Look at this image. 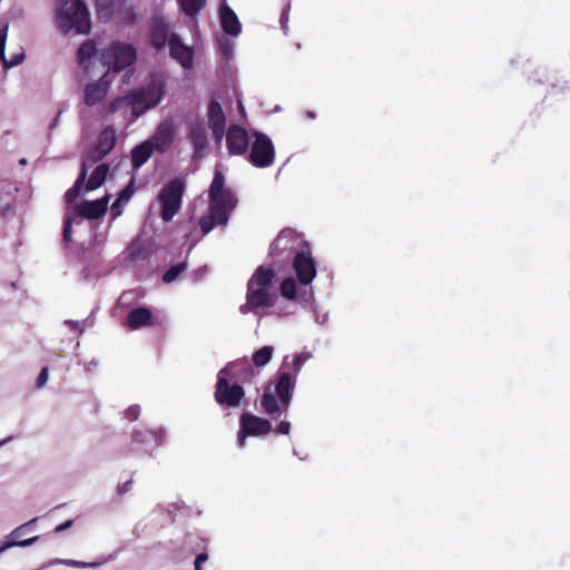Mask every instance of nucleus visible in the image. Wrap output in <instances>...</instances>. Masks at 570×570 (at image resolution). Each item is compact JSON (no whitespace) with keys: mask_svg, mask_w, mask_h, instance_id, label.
Segmentation results:
<instances>
[{"mask_svg":"<svg viewBox=\"0 0 570 570\" xmlns=\"http://www.w3.org/2000/svg\"><path fill=\"white\" fill-rule=\"evenodd\" d=\"M116 130L114 127L108 126L98 136L96 145L87 155V160L97 163L104 159L116 145Z\"/></svg>","mask_w":570,"mask_h":570,"instance_id":"nucleus-14","label":"nucleus"},{"mask_svg":"<svg viewBox=\"0 0 570 570\" xmlns=\"http://www.w3.org/2000/svg\"><path fill=\"white\" fill-rule=\"evenodd\" d=\"M169 53L173 59L178 61L184 68H190L193 65L194 52L191 48L181 42L176 33L169 37Z\"/></svg>","mask_w":570,"mask_h":570,"instance_id":"nucleus-20","label":"nucleus"},{"mask_svg":"<svg viewBox=\"0 0 570 570\" xmlns=\"http://www.w3.org/2000/svg\"><path fill=\"white\" fill-rule=\"evenodd\" d=\"M153 324V314L147 307H137L129 312L126 317V325L128 328L135 331L142 326Z\"/></svg>","mask_w":570,"mask_h":570,"instance_id":"nucleus-25","label":"nucleus"},{"mask_svg":"<svg viewBox=\"0 0 570 570\" xmlns=\"http://www.w3.org/2000/svg\"><path fill=\"white\" fill-rule=\"evenodd\" d=\"M170 26L164 18H155L151 21L149 40L153 48L156 50H161L169 45V33Z\"/></svg>","mask_w":570,"mask_h":570,"instance_id":"nucleus-19","label":"nucleus"},{"mask_svg":"<svg viewBox=\"0 0 570 570\" xmlns=\"http://www.w3.org/2000/svg\"><path fill=\"white\" fill-rule=\"evenodd\" d=\"M19 163H20V165H26V164H27V159H26V158H22V159H20V161H19Z\"/></svg>","mask_w":570,"mask_h":570,"instance_id":"nucleus-47","label":"nucleus"},{"mask_svg":"<svg viewBox=\"0 0 570 570\" xmlns=\"http://www.w3.org/2000/svg\"><path fill=\"white\" fill-rule=\"evenodd\" d=\"M106 75L100 78L97 82L89 83L85 88L83 100L89 107L96 106L101 102L106 97L109 88V81L105 79Z\"/></svg>","mask_w":570,"mask_h":570,"instance_id":"nucleus-22","label":"nucleus"},{"mask_svg":"<svg viewBox=\"0 0 570 570\" xmlns=\"http://www.w3.org/2000/svg\"><path fill=\"white\" fill-rule=\"evenodd\" d=\"M70 324H72L75 327H78V322H69Z\"/></svg>","mask_w":570,"mask_h":570,"instance_id":"nucleus-48","label":"nucleus"},{"mask_svg":"<svg viewBox=\"0 0 570 570\" xmlns=\"http://www.w3.org/2000/svg\"><path fill=\"white\" fill-rule=\"evenodd\" d=\"M71 524H72V520H68V521L57 525L55 530H56V532H61V531L68 529L69 527H71Z\"/></svg>","mask_w":570,"mask_h":570,"instance_id":"nucleus-46","label":"nucleus"},{"mask_svg":"<svg viewBox=\"0 0 570 570\" xmlns=\"http://www.w3.org/2000/svg\"><path fill=\"white\" fill-rule=\"evenodd\" d=\"M273 353H274L273 346L266 345V346L261 347L252 356L253 364L256 367L265 366L272 360Z\"/></svg>","mask_w":570,"mask_h":570,"instance_id":"nucleus-33","label":"nucleus"},{"mask_svg":"<svg viewBox=\"0 0 570 570\" xmlns=\"http://www.w3.org/2000/svg\"><path fill=\"white\" fill-rule=\"evenodd\" d=\"M276 431L281 434L287 435L291 431V423L288 421H281L276 426Z\"/></svg>","mask_w":570,"mask_h":570,"instance_id":"nucleus-41","label":"nucleus"},{"mask_svg":"<svg viewBox=\"0 0 570 570\" xmlns=\"http://www.w3.org/2000/svg\"><path fill=\"white\" fill-rule=\"evenodd\" d=\"M295 387V379L289 372L279 370L276 374V384L274 393L268 384L261 397V407L263 412L269 416H279L282 412H286Z\"/></svg>","mask_w":570,"mask_h":570,"instance_id":"nucleus-3","label":"nucleus"},{"mask_svg":"<svg viewBox=\"0 0 570 570\" xmlns=\"http://www.w3.org/2000/svg\"><path fill=\"white\" fill-rule=\"evenodd\" d=\"M250 436L248 433L243 432V428H239L238 434H237V443L239 448H243L245 445L246 438Z\"/></svg>","mask_w":570,"mask_h":570,"instance_id":"nucleus-43","label":"nucleus"},{"mask_svg":"<svg viewBox=\"0 0 570 570\" xmlns=\"http://www.w3.org/2000/svg\"><path fill=\"white\" fill-rule=\"evenodd\" d=\"M136 102L131 99V92L128 91L122 97H117L112 101H110L105 108L104 111L106 116L121 112L124 120L127 124L135 122L138 118H134Z\"/></svg>","mask_w":570,"mask_h":570,"instance_id":"nucleus-16","label":"nucleus"},{"mask_svg":"<svg viewBox=\"0 0 570 570\" xmlns=\"http://www.w3.org/2000/svg\"><path fill=\"white\" fill-rule=\"evenodd\" d=\"M109 170V166L107 164H100L96 167V169L90 175L86 189L87 190H95L99 188L104 181L106 180L107 173Z\"/></svg>","mask_w":570,"mask_h":570,"instance_id":"nucleus-31","label":"nucleus"},{"mask_svg":"<svg viewBox=\"0 0 570 570\" xmlns=\"http://www.w3.org/2000/svg\"><path fill=\"white\" fill-rule=\"evenodd\" d=\"M189 139L196 151H200L207 147V131L203 125H195L190 128Z\"/></svg>","mask_w":570,"mask_h":570,"instance_id":"nucleus-30","label":"nucleus"},{"mask_svg":"<svg viewBox=\"0 0 570 570\" xmlns=\"http://www.w3.org/2000/svg\"><path fill=\"white\" fill-rule=\"evenodd\" d=\"M166 77L160 72L149 75L147 82L138 89L130 90L136 102L134 118H139L148 109L156 107L165 96Z\"/></svg>","mask_w":570,"mask_h":570,"instance_id":"nucleus-5","label":"nucleus"},{"mask_svg":"<svg viewBox=\"0 0 570 570\" xmlns=\"http://www.w3.org/2000/svg\"><path fill=\"white\" fill-rule=\"evenodd\" d=\"M107 208V197H102L96 200H83L76 207V214L81 218L98 219L106 214Z\"/></svg>","mask_w":570,"mask_h":570,"instance_id":"nucleus-21","label":"nucleus"},{"mask_svg":"<svg viewBox=\"0 0 570 570\" xmlns=\"http://www.w3.org/2000/svg\"><path fill=\"white\" fill-rule=\"evenodd\" d=\"M8 29H9V22L2 21L1 28H0V60H1L4 69H9L14 66H18L24 59L23 52L14 53L11 57V59H9V60L6 58L4 49H6V41H7V37H8Z\"/></svg>","mask_w":570,"mask_h":570,"instance_id":"nucleus-26","label":"nucleus"},{"mask_svg":"<svg viewBox=\"0 0 570 570\" xmlns=\"http://www.w3.org/2000/svg\"><path fill=\"white\" fill-rule=\"evenodd\" d=\"M208 125L213 131V138L220 142L226 130V118L219 102L212 100L208 106Z\"/></svg>","mask_w":570,"mask_h":570,"instance_id":"nucleus-18","label":"nucleus"},{"mask_svg":"<svg viewBox=\"0 0 570 570\" xmlns=\"http://www.w3.org/2000/svg\"><path fill=\"white\" fill-rule=\"evenodd\" d=\"M105 58L114 72H119L135 63L137 52L132 45L124 42L112 43L105 52Z\"/></svg>","mask_w":570,"mask_h":570,"instance_id":"nucleus-9","label":"nucleus"},{"mask_svg":"<svg viewBox=\"0 0 570 570\" xmlns=\"http://www.w3.org/2000/svg\"><path fill=\"white\" fill-rule=\"evenodd\" d=\"M304 362V358L302 355H296L293 360V367H294V372L295 374H297L301 370V366Z\"/></svg>","mask_w":570,"mask_h":570,"instance_id":"nucleus-44","label":"nucleus"},{"mask_svg":"<svg viewBox=\"0 0 570 570\" xmlns=\"http://www.w3.org/2000/svg\"><path fill=\"white\" fill-rule=\"evenodd\" d=\"M187 268V263L183 262V263H178L176 265H173L171 267H169L163 275V282L164 283H171L174 282L175 279H177V277L184 273Z\"/></svg>","mask_w":570,"mask_h":570,"instance_id":"nucleus-36","label":"nucleus"},{"mask_svg":"<svg viewBox=\"0 0 570 570\" xmlns=\"http://www.w3.org/2000/svg\"><path fill=\"white\" fill-rule=\"evenodd\" d=\"M244 396V387L238 383L229 381V377L219 371L215 385V401L222 406L234 409L239 406Z\"/></svg>","mask_w":570,"mask_h":570,"instance_id":"nucleus-7","label":"nucleus"},{"mask_svg":"<svg viewBox=\"0 0 570 570\" xmlns=\"http://www.w3.org/2000/svg\"><path fill=\"white\" fill-rule=\"evenodd\" d=\"M57 23L63 33L88 35L91 30L90 12L81 0H58Z\"/></svg>","mask_w":570,"mask_h":570,"instance_id":"nucleus-4","label":"nucleus"},{"mask_svg":"<svg viewBox=\"0 0 570 570\" xmlns=\"http://www.w3.org/2000/svg\"><path fill=\"white\" fill-rule=\"evenodd\" d=\"M2 444H3V442H0V445H2Z\"/></svg>","mask_w":570,"mask_h":570,"instance_id":"nucleus-49","label":"nucleus"},{"mask_svg":"<svg viewBox=\"0 0 570 570\" xmlns=\"http://www.w3.org/2000/svg\"><path fill=\"white\" fill-rule=\"evenodd\" d=\"M114 0H96V10L99 19H108L112 13Z\"/></svg>","mask_w":570,"mask_h":570,"instance_id":"nucleus-37","label":"nucleus"},{"mask_svg":"<svg viewBox=\"0 0 570 570\" xmlns=\"http://www.w3.org/2000/svg\"><path fill=\"white\" fill-rule=\"evenodd\" d=\"M140 414V407L138 405H131L129 406L126 412H125V416L126 419H128L129 421H135L138 419Z\"/></svg>","mask_w":570,"mask_h":570,"instance_id":"nucleus-39","label":"nucleus"},{"mask_svg":"<svg viewBox=\"0 0 570 570\" xmlns=\"http://www.w3.org/2000/svg\"><path fill=\"white\" fill-rule=\"evenodd\" d=\"M298 243L296 232L292 228H284L269 246V255L286 259L295 249Z\"/></svg>","mask_w":570,"mask_h":570,"instance_id":"nucleus-12","label":"nucleus"},{"mask_svg":"<svg viewBox=\"0 0 570 570\" xmlns=\"http://www.w3.org/2000/svg\"><path fill=\"white\" fill-rule=\"evenodd\" d=\"M181 10L189 17H195L205 7L206 0H177Z\"/></svg>","mask_w":570,"mask_h":570,"instance_id":"nucleus-34","label":"nucleus"},{"mask_svg":"<svg viewBox=\"0 0 570 570\" xmlns=\"http://www.w3.org/2000/svg\"><path fill=\"white\" fill-rule=\"evenodd\" d=\"M174 140V129L168 124H161L156 134L147 140L153 144V149L159 153H165Z\"/></svg>","mask_w":570,"mask_h":570,"instance_id":"nucleus-23","label":"nucleus"},{"mask_svg":"<svg viewBox=\"0 0 570 570\" xmlns=\"http://www.w3.org/2000/svg\"><path fill=\"white\" fill-rule=\"evenodd\" d=\"M282 297L287 301H295L297 298V285L293 277L285 278L279 286Z\"/></svg>","mask_w":570,"mask_h":570,"instance_id":"nucleus-35","label":"nucleus"},{"mask_svg":"<svg viewBox=\"0 0 570 570\" xmlns=\"http://www.w3.org/2000/svg\"><path fill=\"white\" fill-rule=\"evenodd\" d=\"M253 136L254 141L248 154V161L257 168L272 166L275 160V148L271 138L259 131H255Z\"/></svg>","mask_w":570,"mask_h":570,"instance_id":"nucleus-8","label":"nucleus"},{"mask_svg":"<svg viewBox=\"0 0 570 570\" xmlns=\"http://www.w3.org/2000/svg\"><path fill=\"white\" fill-rule=\"evenodd\" d=\"M208 213L199 219V227L205 235L216 226L226 227L233 210L238 204L235 191L226 186V178L218 168L215 169L208 188Z\"/></svg>","mask_w":570,"mask_h":570,"instance_id":"nucleus-1","label":"nucleus"},{"mask_svg":"<svg viewBox=\"0 0 570 570\" xmlns=\"http://www.w3.org/2000/svg\"><path fill=\"white\" fill-rule=\"evenodd\" d=\"M97 53L96 42L86 40L80 45L77 51V59L80 66L87 67V62Z\"/></svg>","mask_w":570,"mask_h":570,"instance_id":"nucleus-32","label":"nucleus"},{"mask_svg":"<svg viewBox=\"0 0 570 570\" xmlns=\"http://www.w3.org/2000/svg\"><path fill=\"white\" fill-rule=\"evenodd\" d=\"M293 269L297 281L306 286L309 285L316 276V265L309 250L298 252L293 258Z\"/></svg>","mask_w":570,"mask_h":570,"instance_id":"nucleus-11","label":"nucleus"},{"mask_svg":"<svg viewBox=\"0 0 570 570\" xmlns=\"http://www.w3.org/2000/svg\"><path fill=\"white\" fill-rule=\"evenodd\" d=\"M220 26L225 33L236 37L242 31L240 22L236 13L228 7L223 6L219 11Z\"/></svg>","mask_w":570,"mask_h":570,"instance_id":"nucleus-24","label":"nucleus"},{"mask_svg":"<svg viewBox=\"0 0 570 570\" xmlns=\"http://www.w3.org/2000/svg\"><path fill=\"white\" fill-rule=\"evenodd\" d=\"M239 428L250 436L267 435L272 432V424L268 420L250 413H243L239 417Z\"/></svg>","mask_w":570,"mask_h":570,"instance_id":"nucleus-17","label":"nucleus"},{"mask_svg":"<svg viewBox=\"0 0 570 570\" xmlns=\"http://www.w3.org/2000/svg\"><path fill=\"white\" fill-rule=\"evenodd\" d=\"M48 376H49V370L47 366H45L41 368L40 373L38 374V389L42 387L47 383Z\"/></svg>","mask_w":570,"mask_h":570,"instance_id":"nucleus-40","label":"nucleus"},{"mask_svg":"<svg viewBox=\"0 0 570 570\" xmlns=\"http://www.w3.org/2000/svg\"><path fill=\"white\" fill-rule=\"evenodd\" d=\"M226 146L230 155H245L248 150L247 130L239 125H230L226 132Z\"/></svg>","mask_w":570,"mask_h":570,"instance_id":"nucleus-15","label":"nucleus"},{"mask_svg":"<svg viewBox=\"0 0 570 570\" xmlns=\"http://www.w3.org/2000/svg\"><path fill=\"white\" fill-rule=\"evenodd\" d=\"M36 542V518L16 528L0 541V554L10 548L29 547Z\"/></svg>","mask_w":570,"mask_h":570,"instance_id":"nucleus-10","label":"nucleus"},{"mask_svg":"<svg viewBox=\"0 0 570 570\" xmlns=\"http://www.w3.org/2000/svg\"><path fill=\"white\" fill-rule=\"evenodd\" d=\"M87 173H88V169L86 166V160H83L82 165H81V170H80V174H79L77 180L75 181L73 186L71 188H69L65 194V200L67 204L75 203L76 199L79 197L82 186L87 178Z\"/></svg>","mask_w":570,"mask_h":570,"instance_id":"nucleus-29","label":"nucleus"},{"mask_svg":"<svg viewBox=\"0 0 570 570\" xmlns=\"http://www.w3.org/2000/svg\"><path fill=\"white\" fill-rule=\"evenodd\" d=\"M157 443V434L149 430H135L131 433V445L124 452V454H129L131 452L138 451V445Z\"/></svg>","mask_w":570,"mask_h":570,"instance_id":"nucleus-27","label":"nucleus"},{"mask_svg":"<svg viewBox=\"0 0 570 570\" xmlns=\"http://www.w3.org/2000/svg\"><path fill=\"white\" fill-rule=\"evenodd\" d=\"M153 144L144 141L136 146L131 151V165L134 168H140L153 155Z\"/></svg>","mask_w":570,"mask_h":570,"instance_id":"nucleus-28","label":"nucleus"},{"mask_svg":"<svg viewBox=\"0 0 570 570\" xmlns=\"http://www.w3.org/2000/svg\"><path fill=\"white\" fill-rule=\"evenodd\" d=\"M185 188V180L176 177L160 189L157 199L161 206L160 217L164 222H170L180 210Z\"/></svg>","mask_w":570,"mask_h":570,"instance_id":"nucleus-6","label":"nucleus"},{"mask_svg":"<svg viewBox=\"0 0 570 570\" xmlns=\"http://www.w3.org/2000/svg\"><path fill=\"white\" fill-rule=\"evenodd\" d=\"M275 269L258 266L247 283L246 304L240 306L242 313L271 308L276 304L277 295L273 291Z\"/></svg>","mask_w":570,"mask_h":570,"instance_id":"nucleus-2","label":"nucleus"},{"mask_svg":"<svg viewBox=\"0 0 570 570\" xmlns=\"http://www.w3.org/2000/svg\"><path fill=\"white\" fill-rule=\"evenodd\" d=\"M208 560V556L206 552H202L199 554H197L196 559H195V570H202V564L204 562H206Z\"/></svg>","mask_w":570,"mask_h":570,"instance_id":"nucleus-42","label":"nucleus"},{"mask_svg":"<svg viewBox=\"0 0 570 570\" xmlns=\"http://www.w3.org/2000/svg\"><path fill=\"white\" fill-rule=\"evenodd\" d=\"M130 489H131V481L129 480V481L122 483L121 485H118V493L124 494V493L130 491Z\"/></svg>","mask_w":570,"mask_h":570,"instance_id":"nucleus-45","label":"nucleus"},{"mask_svg":"<svg viewBox=\"0 0 570 570\" xmlns=\"http://www.w3.org/2000/svg\"><path fill=\"white\" fill-rule=\"evenodd\" d=\"M229 381L238 383L243 386L245 383H250L256 377L257 372L254 370L253 364L248 360L242 358L229 363L220 370Z\"/></svg>","mask_w":570,"mask_h":570,"instance_id":"nucleus-13","label":"nucleus"},{"mask_svg":"<svg viewBox=\"0 0 570 570\" xmlns=\"http://www.w3.org/2000/svg\"><path fill=\"white\" fill-rule=\"evenodd\" d=\"M71 226H72V218L68 217L65 220L63 229H62V239L65 243L71 242Z\"/></svg>","mask_w":570,"mask_h":570,"instance_id":"nucleus-38","label":"nucleus"}]
</instances>
